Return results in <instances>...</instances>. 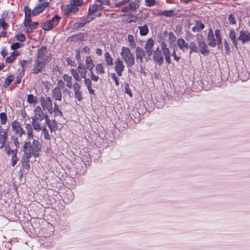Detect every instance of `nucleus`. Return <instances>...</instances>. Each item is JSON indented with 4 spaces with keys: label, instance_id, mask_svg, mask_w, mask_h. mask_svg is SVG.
Segmentation results:
<instances>
[{
    "label": "nucleus",
    "instance_id": "f257e3e1",
    "mask_svg": "<svg viewBox=\"0 0 250 250\" xmlns=\"http://www.w3.org/2000/svg\"><path fill=\"white\" fill-rule=\"evenodd\" d=\"M42 146L40 142L34 140L31 144L30 142H25L23 146V152L28 155L38 157L41 151Z\"/></svg>",
    "mask_w": 250,
    "mask_h": 250
},
{
    "label": "nucleus",
    "instance_id": "6e6552de",
    "mask_svg": "<svg viewBox=\"0 0 250 250\" xmlns=\"http://www.w3.org/2000/svg\"><path fill=\"white\" fill-rule=\"evenodd\" d=\"M140 6L139 0H135L134 1L130 2L127 6L124 8L122 12L127 13L130 11H134L139 8Z\"/></svg>",
    "mask_w": 250,
    "mask_h": 250
},
{
    "label": "nucleus",
    "instance_id": "f704fd0d",
    "mask_svg": "<svg viewBox=\"0 0 250 250\" xmlns=\"http://www.w3.org/2000/svg\"><path fill=\"white\" fill-rule=\"evenodd\" d=\"M104 59L106 63L108 65H112L113 64V59L110 55V54L106 52L104 53Z\"/></svg>",
    "mask_w": 250,
    "mask_h": 250
},
{
    "label": "nucleus",
    "instance_id": "864d4df0",
    "mask_svg": "<svg viewBox=\"0 0 250 250\" xmlns=\"http://www.w3.org/2000/svg\"><path fill=\"white\" fill-rule=\"evenodd\" d=\"M93 19V17L89 18V17H83V18L81 21L83 23V24L85 25L86 23L89 22L91 21H92Z\"/></svg>",
    "mask_w": 250,
    "mask_h": 250
},
{
    "label": "nucleus",
    "instance_id": "aec40b11",
    "mask_svg": "<svg viewBox=\"0 0 250 250\" xmlns=\"http://www.w3.org/2000/svg\"><path fill=\"white\" fill-rule=\"evenodd\" d=\"M177 45L180 50L185 52L189 48L188 44L182 38H179L177 40Z\"/></svg>",
    "mask_w": 250,
    "mask_h": 250
},
{
    "label": "nucleus",
    "instance_id": "680f3d73",
    "mask_svg": "<svg viewBox=\"0 0 250 250\" xmlns=\"http://www.w3.org/2000/svg\"><path fill=\"white\" fill-rule=\"evenodd\" d=\"M98 2L100 3L99 5H101L102 6H103L104 5H110V1L107 0H98Z\"/></svg>",
    "mask_w": 250,
    "mask_h": 250
},
{
    "label": "nucleus",
    "instance_id": "72a5a7b5",
    "mask_svg": "<svg viewBox=\"0 0 250 250\" xmlns=\"http://www.w3.org/2000/svg\"><path fill=\"white\" fill-rule=\"evenodd\" d=\"M196 43L194 42H191L189 44V48L190 49L189 54L193 53H197L198 52V48Z\"/></svg>",
    "mask_w": 250,
    "mask_h": 250
},
{
    "label": "nucleus",
    "instance_id": "1a4fd4ad",
    "mask_svg": "<svg viewBox=\"0 0 250 250\" xmlns=\"http://www.w3.org/2000/svg\"><path fill=\"white\" fill-rule=\"evenodd\" d=\"M36 59L46 62L47 61V48L45 46H42L37 54Z\"/></svg>",
    "mask_w": 250,
    "mask_h": 250
},
{
    "label": "nucleus",
    "instance_id": "7c9ffc66",
    "mask_svg": "<svg viewBox=\"0 0 250 250\" xmlns=\"http://www.w3.org/2000/svg\"><path fill=\"white\" fill-rule=\"evenodd\" d=\"M140 34L142 36H146L149 32L148 26L146 24H144L143 26H139Z\"/></svg>",
    "mask_w": 250,
    "mask_h": 250
},
{
    "label": "nucleus",
    "instance_id": "ea45409f",
    "mask_svg": "<svg viewBox=\"0 0 250 250\" xmlns=\"http://www.w3.org/2000/svg\"><path fill=\"white\" fill-rule=\"evenodd\" d=\"M229 37L231 40L232 43L236 45H237V41L236 38L235 32L234 30H230L229 34Z\"/></svg>",
    "mask_w": 250,
    "mask_h": 250
},
{
    "label": "nucleus",
    "instance_id": "39448f33",
    "mask_svg": "<svg viewBox=\"0 0 250 250\" xmlns=\"http://www.w3.org/2000/svg\"><path fill=\"white\" fill-rule=\"evenodd\" d=\"M47 0H39L40 3L32 11L33 16H36L42 12L47 7Z\"/></svg>",
    "mask_w": 250,
    "mask_h": 250
},
{
    "label": "nucleus",
    "instance_id": "79ce46f5",
    "mask_svg": "<svg viewBox=\"0 0 250 250\" xmlns=\"http://www.w3.org/2000/svg\"><path fill=\"white\" fill-rule=\"evenodd\" d=\"M12 153L13 154V155L12 157V165L13 166H14L16 164L18 160V159L17 157V150H12Z\"/></svg>",
    "mask_w": 250,
    "mask_h": 250
},
{
    "label": "nucleus",
    "instance_id": "774afa93",
    "mask_svg": "<svg viewBox=\"0 0 250 250\" xmlns=\"http://www.w3.org/2000/svg\"><path fill=\"white\" fill-rule=\"evenodd\" d=\"M63 93L64 95H67L69 97L71 96V92L68 89L65 88L63 90Z\"/></svg>",
    "mask_w": 250,
    "mask_h": 250
},
{
    "label": "nucleus",
    "instance_id": "423d86ee",
    "mask_svg": "<svg viewBox=\"0 0 250 250\" xmlns=\"http://www.w3.org/2000/svg\"><path fill=\"white\" fill-rule=\"evenodd\" d=\"M114 64L115 70L118 76H121L122 75V72L124 71L125 68V65L123 61L120 58H117L114 62Z\"/></svg>",
    "mask_w": 250,
    "mask_h": 250
},
{
    "label": "nucleus",
    "instance_id": "9d476101",
    "mask_svg": "<svg viewBox=\"0 0 250 250\" xmlns=\"http://www.w3.org/2000/svg\"><path fill=\"white\" fill-rule=\"evenodd\" d=\"M8 130V128L4 129L0 125V144L1 145L0 147V148L3 147V146L7 139Z\"/></svg>",
    "mask_w": 250,
    "mask_h": 250
},
{
    "label": "nucleus",
    "instance_id": "8fccbe9b",
    "mask_svg": "<svg viewBox=\"0 0 250 250\" xmlns=\"http://www.w3.org/2000/svg\"><path fill=\"white\" fill-rule=\"evenodd\" d=\"M73 88L74 89V93L79 92L80 91L81 89V86L78 83L77 81L74 83L73 85Z\"/></svg>",
    "mask_w": 250,
    "mask_h": 250
},
{
    "label": "nucleus",
    "instance_id": "a19ab883",
    "mask_svg": "<svg viewBox=\"0 0 250 250\" xmlns=\"http://www.w3.org/2000/svg\"><path fill=\"white\" fill-rule=\"evenodd\" d=\"M14 77L13 75L8 76L5 79L4 83V87H7L13 81Z\"/></svg>",
    "mask_w": 250,
    "mask_h": 250
},
{
    "label": "nucleus",
    "instance_id": "dca6fc26",
    "mask_svg": "<svg viewBox=\"0 0 250 250\" xmlns=\"http://www.w3.org/2000/svg\"><path fill=\"white\" fill-rule=\"evenodd\" d=\"M24 13L25 20L24 25L25 26H28V25H30L31 22V16L32 14L31 9L28 6H25L24 7Z\"/></svg>",
    "mask_w": 250,
    "mask_h": 250
},
{
    "label": "nucleus",
    "instance_id": "de8ad7c7",
    "mask_svg": "<svg viewBox=\"0 0 250 250\" xmlns=\"http://www.w3.org/2000/svg\"><path fill=\"white\" fill-rule=\"evenodd\" d=\"M70 1L76 7H79L83 3L84 0H71Z\"/></svg>",
    "mask_w": 250,
    "mask_h": 250
},
{
    "label": "nucleus",
    "instance_id": "20e7f679",
    "mask_svg": "<svg viewBox=\"0 0 250 250\" xmlns=\"http://www.w3.org/2000/svg\"><path fill=\"white\" fill-rule=\"evenodd\" d=\"M11 126L12 130L15 132L17 136L21 138L22 136H25L24 130L18 121H14L11 124Z\"/></svg>",
    "mask_w": 250,
    "mask_h": 250
},
{
    "label": "nucleus",
    "instance_id": "5701e85b",
    "mask_svg": "<svg viewBox=\"0 0 250 250\" xmlns=\"http://www.w3.org/2000/svg\"><path fill=\"white\" fill-rule=\"evenodd\" d=\"M31 156H32L30 155H27L26 153H24V155L22 158V164L24 167L27 169H29L30 168L29 159L31 158Z\"/></svg>",
    "mask_w": 250,
    "mask_h": 250
},
{
    "label": "nucleus",
    "instance_id": "7ed1b4c3",
    "mask_svg": "<svg viewBox=\"0 0 250 250\" xmlns=\"http://www.w3.org/2000/svg\"><path fill=\"white\" fill-rule=\"evenodd\" d=\"M196 38L198 46V51L204 56L208 55L209 53V50L203 36L202 34H198L196 36Z\"/></svg>",
    "mask_w": 250,
    "mask_h": 250
},
{
    "label": "nucleus",
    "instance_id": "f03ea898",
    "mask_svg": "<svg viewBox=\"0 0 250 250\" xmlns=\"http://www.w3.org/2000/svg\"><path fill=\"white\" fill-rule=\"evenodd\" d=\"M121 56L128 67H130L135 64V57L129 48L125 46L122 47Z\"/></svg>",
    "mask_w": 250,
    "mask_h": 250
},
{
    "label": "nucleus",
    "instance_id": "a878e982",
    "mask_svg": "<svg viewBox=\"0 0 250 250\" xmlns=\"http://www.w3.org/2000/svg\"><path fill=\"white\" fill-rule=\"evenodd\" d=\"M85 65L86 69H88L89 71L93 70L95 64L90 56L86 57L85 59Z\"/></svg>",
    "mask_w": 250,
    "mask_h": 250
},
{
    "label": "nucleus",
    "instance_id": "338daca9",
    "mask_svg": "<svg viewBox=\"0 0 250 250\" xmlns=\"http://www.w3.org/2000/svg\"><path fill=\"white\" fill-rule=\"evenodd\" d=\"M162 51L164 56L170 55V51L168 47L162 50Z\"/></svg>",
    "mask_w": 250,
    "mask_h": 250
},
{
    "label": "nucleus",
    "instance_id": "473e14b6",
    "mask_svg": "<svg viewBox=\"0 0 250 250\" xmlns=\"http://www.w3.org/2000/svg\"><path fill=\"white\" fill-rule=\"evenodd\" d=\"M95 70L98 74H104L105 73L104 68V64L98 63L95 66Z\"/></svg>",
    "mask_w": 250,
    "mask_h": 250
},
{
    "label": "nucleus",
    "instance_id": "4468645a",
    "mask_svg": "<svg viewBox=\"0 0 250 250\" xmlns=\"http://www.w3.org/2000/svg\"><path fill=\"white\" fill-rule=\"evenodd\" d=\"M79 10V8L76 7L73 3L70 1V3L67 4L64 9V12L65 15H69L71 13H77Z\"/></svg>",
    "mask_w": 250,
    "mask_h": 250
},
{
    "label": "nucleus",
    "instance_id": "f8f14e48",
    "mask_svg": "<svg viewBox=\"0 0 250 250\" xmlns=\"http://www.w3.org/2000/svg\"><path fill=\"white\" fill-rule=\"evenodd\" d=\"M153 59L154 61L159 65L162 64L164 62V58L162 55V52L159 49V47H157L156 50L154 51Z\"/></svg>",
    "mask_w": 250,
    "mask_h": 250
},
{
    "label": "nucleus",
    "instance_id": "4be33fe9",
    "mask_svg": "<svg viewBox=\"0 0 250 250\" xmlns=\"http://www.w3.org/2000/svg\"><path fill=\"white\" fill-rule=\"evenodd\" d=\"M60 18L57 16H55L51 20H48V30L52 29L56 26L59 23Z\"/></svg>",
    "mask_w": 250,
    "mask_h": 250
},
{
    "label": "nucleus",
    "instance_id": "052dcab7",
    "mask_svg": "<svg viewBox=\"0 0 250 250\" xmlns=\"http://www.w3.org/2000/svg\"><path fill=\"white\" fill-rule=\"evenodd\" d=\"M16 39L18 41L21 42H24L25 40V37L22 34L17 35Z\"/></svg>",
    "mask_w": 250,
    "mask_h": 250
},
{
    "label": "nucleus",
    "instance_id": "58836bf2",
    "mask_svg": "<svg viewBox=\"0 0 250 250\" xmlns=\"http://www.w3.org/2000/svg\"><path fill=\"white\" fill-rule=\"evenodd\" d=\"M70 72L73 78L76 81L79 82L81 80L80 76L78 73V69H71Z\"/></svg>",
    "mask_w": 250,
    "mask_h": 250
},
{
    "label": "nucleus",
    "instance_id": "2eb2a0df",
    "mask_svg": "<svg viewBox=\"0 0 250 250\" xmlns=\"http://www.w3.org/2000/svg\"><path fill=\"white\" fill-rule=\"evenodd\" d=\"M154 45V41L151 38L147 40L145 46V49L148 56H150L152 54L153 47Z\"/></svg>",
    "mask_w": 250,
    "mask_h": 250
},
{
    "label": "nucleus",
    "instance_id": "bb28decb",
    "mask_svg": "<svg viewBox=\"0 0 250 250\" xmlns=\"http://www.w3.org/2000/svg\"><path fill=\"white\" fill-rule=\"evenodd\" d=\"M84 79V83L85 85L86 86L88 92L91 94L95 95L94 90L92 88V82L89 78H85Z\"/></svg>",
    "mask_w": 250,
    "mask_h": 250
},
{
    "label": "nucleus",
    "instance_id": "3c124183",
    "mask_svg": "<svg viewBox=\"0 0 250 250\" xmlns=\"http://www.w3.org/2000/svg\"><path fill=\"white\" fill-rule=\"evenodd\" d=\"M156 3L155 0H146V5L148 7H151L155 5Z\"/></svg>",
    "mask_w": 250,
    "mask_h": 250
},
{
    "label": "nucleus",
    "instance_id": "13d9d810",
    "mask_svg": "<svg viewBox=\"0 0 250 250\" xmlns=\"http://www.w3.org/2000/svg\"><path fill=\"white\" fill-rule=\"evenodd\" d=\"M75 97L79 101H81L83 99L82 93L81 91L74 93Z\"/></svg>",
    "mask_w": 250,
    "mask_h": 250
},
{
    "label": "nucleus",
    "instance_id": "49530a36",
    "mask_svg": "<svg viewBox=\"0 0 250 250\" xmlns=\"http://www.w3.org/2000/svg\"><path fill=\"white\" fill-rule=\"evenodd\" d=\"M89 72L90 74V79L91 80V81H93L94 82H97L99 79V77L98 76L96 75L94 73L93 70H90Z\"/></svg>",
    "mask_w": 250,
    "mask_h": 250
},
{
    "label": "nucleus",
    "instance_id": "9b49d317",
    "mask_svg": "<svg viewBox=\"0 0 250 250\" xmlns=\"http://www.w3.org/2000/svg\"><path fill=\"white\" fill-rule=\"evenodd\" d=\"M207 41L208 45L211 47H214L216 45V39L214 37V35L213 30L210 28L208 35Z\"/></svg>",
    "mask_w": 250,
    "mask_h": 250
},
{
    "label": "nucleus",
    "instance_id": "6ab92c4d",
    "mask_svg": "<svg viewBox=\"0 0 250 250\" xmlns=\"http://www.w3.org/2000/svg\"><path fill=\"white\" fill-rule=\"evenodd\" d=\"M136 58L139 60L140 62L142 63L143 62V58L146 55V53L144 49L141 47L138 46L135 50Z\"/></svg>",
    "mask_w": 250,
    "mask_h": 250
},
{
    "label": "nucleus",
    "instance_id": "b1692460",
    "mask_svg": "<svg viewBox=\"0 0 250 250\" xmlns=\"http://www.w3.org/2000/svg\"><path fill=\"white\" fill-rule=\"evenodd\" d=\"M86 69V67H84L83 63H79L78 66V73L80 74V76H81L82 78L85 79L86 78L87 71Z\"/></svg>",
    "mask_w": 250,
    "mask_h": 250
},
{
    "label": "nucleus",
    "instance_id": "c03bdc74",
    "mask_svg": "<svg viewBox=\"0 0 250 250\" xmlns=\"http://www.w3.org/2000/svg\"><path fill=\"white\" fill-rule=\"evenodd\" d=\"M0 123L2 125H5L7 122V116L4 113H1L0 114Z\"/></svg>",
    "mask_w": 250,
    "mask_h": 250
},
{
    "label": "nucleus",
    "instance_id": "393cba45",
    "mask_svg": "<svg viewBox=\"0 0 250 250\" xmlns=\"http://www.w3.org/2000/svg\"><path fill=\"white\" fill-rule=\"evenodd\" d=\"M52 97L56 100H62V93L60 88L56 87L54 89L52 92Z\"/></svg>",
    "mask_w": 250,
    "mask_h": 250
},
{
    "label": "nucleus",
    "instance_id": "c9c22d12",
    "mask_svg": "<svg viewBox=\"0 0 250 250\" xmlns=\"http://www.w3.org/2000/svg\"><path fill=\"white\" fill-rule=\"evenodd\" d=\"M127 41L129 42V45L131 48L133 49L135 48L136 44L135 41L134 37L132 35H128L127 36Z\"/></svg>",
    "mask_w": 250,
    "mask_h": 250
},
{
    "label": "nucleus",
    "instance_id": "603ef678",
    "mask_svg": "<svg viewBox=\"0 0 250 250\" xmlns=\"http://www.w3.org/2000/svg\"><path fill=\"white\" fill-rule=\"evenodd\" d=\"M130 0H122L121 1L116 3L115 6L116 7H121V6L124 5L126 4L127 3L129 2Z\"/></svg>",
    "mask_w": 250,
    "mask_h": 250
},
{
    "label": "nucleus",
    "instance_id": "09e8293b",
    "mask_svg": "<svg viewBox=\"0 0 250 250\" xmlns=\"http://www.w3.org/2000/svg\"><path fill=\"white\" fill-rule=\"evenodd\" d=\"M125 92L126 93H127L128 95H129L130 97H132V94L131 93V90H130L129 85L127 83H125Z\"/></svg>",
    "mask_w": 250,
    "mask_h": 250
},
{
    "label": "nucleus",
    "instance_id": "bf43d9fd",
    "mask_svg": "<svg viewBox=\"0 0 250 250\" xmlns=\"http://www.w3.org/2000/svg\"><path fill=\"white\" fill-rule=\"evenodd\" d=\"M176 36L173 33L170 32L168 33V39L171 42H173L176 40Z\"/></svg>",
    "mask_w": 250,
    "mask_h": 250
},
{
    "label": "nucleus",
    "instance_id": "e2e57ef3",
    "mask_svg": "<svg viewBox=\"0 0 250 250\" xmlns=\"http://www.w3.org/2000/svg\"><path fill=\"white\" fill-rule=\"evenodd\" d=\"M83 23L82 21H80L75 23V27L77 28H79L80 27H82L84 26Z\"/></svg>",
    "mask_w": 250,
    "mask_h": 250
},
{
    "label": "nucleus",
    "instance_id": "5fc2aeb1",
    "mask_svg": "<svg viewBox=\"0 0 250 250\" xmlns=\"http://www.w3.org/2000/svg\"><path fill=\"white\" fill-rule=\"evenodd\" d=\"M229 23L234 24L236 23V20L234 16L232 14L229 15L228 18Z\"/></svg>",
    "mask_w": 250,
    "mask_h": 250
},
{
    "label": "nucleus",
    "instance_id": "412c9836",
    "mask_svg": "<svg viewBox=\"0 0 250 250\" xmlns=\"http://www.w3.org/2000/svg\"><path fill=\"white\" fill-rule=\"evenodd\" d=\"M104 8V7L102 6L101 5H99V4H94L89 6L88 12V16L92 15L97 11L103 10Z\"/></svg>",
    "mask_w": 250,
    "mask_h": 250
},
{
    "label": "nucleus",
    "instance_id": "0eeeda50",
    "mask_svg": "<svg viewBox=\"0 0 250 250\" xmlns=\"http://www.w3.org/2000/svg\"><path fill=\"white\" fill-rule=\"evenodd\" d=\"M45 63L46 62H45L36 59L33 69V73L35 74H38L42 72V69L45 68Z\"/></svg>",
    "mask_w": 250,
    "mask_h": 250
},
{
    "label": "nucleus",
    "instance_id": "c85d7f7f",
    "mask_svg": "<svg viewBox=\"0 0 250 250\" xmlns=\"http://www.w3.org/2000/svg\"><path fill=\"white\" fill-rule=\"evenodd\" d=\"M19 55V53L18 51H14L11 55L8 57L6 59V62L7 63H11L14 62L16 58Z\"/></svg>",
    "mask_w": 250,
    "mask_h": 250
},
{
    "label": "nucleus",
    "instance_id": "2f4dec72",
    "mask_svg": "<svg viewBox=\"0 0 250 250\" xmlns=\"http://www.w3.org/2000/svg\"><path fill=\"white\" fill-rule=\"evenodd\" d=\"M48 111L50 114H52L53 112H54L55 115L56 116H61L62 115V113L60 111L58 105H57L56 103L54 104V110L53 111L52 109H49L48 108Z\"/></svg>",
    "mask_w": 250,
    "mask_h": 250
},
{
    "label": "nucleus",
    "instance_id": "6e6d98bb",
    "mask_svg": "<svg viewBox=\"0 0 250 250\" xmlns=\"http://www.w3.org/2000/svg\"><path fill=\"white\" fill-rule=\"evenodd\" d=\"M21 46V43L19 42H16L14 43H12L11 45V49L12 50H16L19 48H20Z\"/></svg>",
    "mask_w": 250,
    "mask_h": 250
},
{
    "label": "nucleus",
    "instance_id": "4d7b16f0",
    "mask_svg": "<svg viewBox=\"0 0 250 250\" xmlns=\"http://www.w3.org/2000/svg\"><path fill=\"white\" fill-rule=\"evenodd\" d=\"M111 77L114 81L116 85L118 86L119 85V82L118 81V78L117 77L116 74L111 73Z\"/></svg>",
    "mask_w": 250,
    "mask_h": 250
},
{
    "label": "nucleus",
    "instance_id": "a18cd8bd",
    "mask_svg": "<svg viewBox=\"0 0 250 250\" xmlns=\"http://www.w3.org/2000/svg\"><path fill=\"white\" fill-rule=\"evenodd\" d=\"M27 102L29 104H33L36 102V97H34L32 94H29L27 96Z\"/></svg>",
    "mask_w": 250,
    "mask_h": 250
},
{
    "label": "nucleus",
    "instance_id": "37998d69",
    "mask_svg": "<svg viewBox=\"0 0 250 250\" xmlns=\"http://www.w3.org/2000/svg\"><path fill=\"white\" fill-rule=\"evenodd\" d=\"M173 10H165L161 11L159 13V15H162L166 17H171L173 15Z\"/></svg>",
    "mask_w": 250,
    "mask_h": 250
},
{
    "label": "nucleus",
    "instance_id": "a211bd4d",
    "mask_svg": "<svg viewBox=\"0 0 250 250\" xmlns=\"http://www.w3.org/2000/svg\"><path fill=\"white\" fill-rule=\"evenodd\" d=\"M36 112V118L37 120L42 121L44 118L45 119V123H47V115H44L41 108L39 106H37L35 110Z\"/></svg>",
    "mask_w": 250,
    "mask_h": 250
},
{
    "label": "nucleus",
    "instance_id": "69168bd1",
    "mask_svg": "<svg viewBox=\"0 0 250 250\" xmlns=\"http://www.w3.org/2000/svg\"><path fill=\"white\" fill-rule=\"evenodd\" d=\"M172 56L174 57V60L177 62H178L180 59V57H178L176 54V51L175 49L173 50V52L172 53Z\"/></svg>",
    "mask_w": 250,
    "mask_h": 250
},
{
    "label": "nucleus",
    "instance_id": "e433bc0d",
    "mask_svg": "<svg viewBox=\"0 0 250 250\" xmlns=\"http://www.w3.org/2000/svg\"><path fill=\"white\" fill-rule=\"evenodd\" d=\"M215 36L216 37V41L218 44V45L219 47L222 44V38L221 37V34H220V31L219 29H216L215 31Z\"/></svg>",
    "mask_w": 250,
    "mask_h": 250
},
{
    "label": "nucleus",
    "instance_id": "ddd939ff",
    "mask_svg": "<svg viewBox=\"0 0 250 250\" xmlns=\"http://www.w3.org/2000/svg\"><path fill=\"white\" fill-rule=\"evenodd\" d=\"M238 39L243 43L248 42L250 41V33L248 31L242 30L239 32V36Z\"/></svg>",
    "mask_w": 250,
    "mask_h": 250
},
{
    "label": "nucleus",
    "instance_id": "cd10ccee",
    "mask_svg": "<svg viewBox=\"0 0 250 250\" xmlns=\"http://www.w3.org/2000/svg\"><path fill=\"white\" fill-rule=\"evenodd\" d=\"M205 27L204 24L200 21H196V25L192 27V30L194 32H198L203 30Z\"/></svg>",
    "mask_w": 250,
    "mask_h": 250
},
{
    "label": "nucleus",
    "instance_id": "4c0bfd02",
    "mask_svg": "<svg viewBox=\"0 0 250 250\" xmlns=\"http://www.w3.org/2000/svg\"><path fill=\"white\" fill-rule=\"evenodd\" d=\"M25 128L27 130V135L28 138L30 139L31 138H33V134H32V127L31 125L29 124H26Z\"/></svg>",
    "mask_w": 250,
    "mask_h": 250
},
{
    "label": "nucleus",
    "instance_id": "f3484780",
    "mask_svg": "<svg viewBox=\"0 0 250 250\" xmlns=\"http://www.w3.org/2000/svg\"><path fill=\"white\" fill-rule=\"evenodd\" d=\"M40 120L35 121L34 120H33V121L32 122L33 128L34 130L37 131H39L42 129L43 132L44 137L45 139H47V132L46 128L44 126H41L42 124Z\"/></svg>",
    "mask_w": 250,
    "mask_h": 250
},
{
    "label": "nucleus",
    "instance_id": "c756f323",
    "mask_svg": "<svg viewBox=\"0 0 250 250\" xmlns=\"http://www.w3.org/2000/svg\"><path fill=\"white\" fill-rule=\"evenodd\" d=\"M63 79L64 82L66 83V86L69 88H71L72 87V77L67 74H64Z\"/></svg>",
    "mask_w": 250,
    "mask_h": 250
},
{
    "label": "nucleus",
    "instance_id": "0e129e2a",
    "mask_svg": "<svg viewBox=\"0 0 250 250\" xmlns=\"http://www.w3.org/2000/svg\"><path fill=\"white\" fill-rule=\"evenodd\" d=\"M57 84L59 86L58 87L63 89L64 87V83L62 80H59L58 81Z\"/></svg>",
    "mask_w": 250,
    "mask_h": 250
}]
</instances>
